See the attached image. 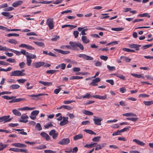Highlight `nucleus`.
Instances as JSON below:
<instances>
[{"label":"nucleus","mask_w":153,"mask_h":153,"mask_svg":"<svg viewBox=\"0 0 153 153\" xmlns=\"http://www.w3.org/2000/svg\"><path fill=\"white\" fill-rule=\"evenodd\" d=\"M74 49V50H79V48L81 50H83L84 49V47L81 43L79 42H73Z\"/></svg>","instance_id":"1"},{"label":"nucleus","mask_w":153,"mask_h":153,"mask_svg":"<svg viewBox=\"0 0 153 153\" xmlns=\"http://www.w3.org/2000/svg\"><path fill=\"white\" fill-rule=\"evenodd\" d=\"M53 19L50 18L48 19L46 22V24L48 25L50 30L53 29L54 27Z\"/></svg>","instance_id":"2"},{"label":"nucleus","mask_w":153,"mask_h":153,"mask_svg":"<svg viewBox=\"0 0 153 153\" xmlns=\"http://www.w3.org/2000/svg\"><path fill=\"white\" fill-rule=\"evenodd\" d=\"M70 139L68 138H65L62 139L58 142V143L61 145H66L69 143Z\"/></svg>","instance_id":"3"},{"label":"nucleus","mask_w":153,"mask_h":153,"mask_svg":"<svg viewBox=\"0 0 153 153\" xmlns=\"http://www.w3.org/2000/svg\"><path fill=\"white\" fill-rule=\"evenodd\" d=\"M45 63L43 62H33L32 64V66L36 68H39L43 65Z\"/></svg>","instance_id":"4"},{"label":"nucleus","mask_w":153,"mask_h":153,"mask_svg":"<svg viewBox=\"0 0 153 153\" xmlns=\"http://www.w3.org/2000/svg\"><path fill=\"white\" fill-rule=\"evenodd\" d=\"M78 56L79 57L82 58L86 60H92L93 59V58L92 57L85 54H79L78 55Z\"/></svg>","instance_id":"5"},{"label":"nucleus","mask_w":153,"mask_h":153,"mask_svg":"<svg viewBox=\"0 0 153 153\" xmlns=\"http://www.w3.org/2000/svg\"><path fill=\"white\" fill-rule=\"evenodd\" d=\"M93 120L95 125L100 126L101 125V122L102 120V119L101 118H97L94 117Z\"/></svg>","instance_id":"6"},{"label":"nucleus","mask_w":153,"mask_h":153,"mask_svg":"<svg viewBox=\"0 0 153 153\" xmlns=\"http://www.w3.org/2000/svg\"><path fill=\"white\" fill-rule=\"evenodd\" d=\"M11 76H22V73L19 70H16L11 72L10 73Z\"/></svg>","instance_id":"7"},{"label":"nucleus","mask_w":153,"mask_h":153,"mask_svg":"<svg viewBox=\"0 0 153 153\" xmlns=\"http://www.w3.org/2000/svg\"><path fill=\"white\" fill-rule=\"evenodd\" d=\"M107 145V144L106 143H104L101 144H98L97 143V144H96V147L95 148L96 150H98L100 149H101L102 148H104Z\"/></svg>","instance_id":"8"},{"label":"nucleus","mask_w":153,"mask_h":153,"mask_svg":"<svg viewBox=\"0 0 153 153\" xmlns=\"http://www.w3.org/2000/svg\"><path fill=\"white\" fill-rule=\"evenodd\" d=\"M22 119L19 120V121L20 122L26 123L28 121L26 119L28 118V116L25 114H23L21 117Z\"/></svg>","instance_id":"9"},{"label":"nucleus","mask_w":153,"mask_h":153,"mask_svg":"<svg viewBox=\"0 0 153 153\" xmlns=\"http://www.w3.org/2000/svg\"><path fill=\"white\" fill-rule=\"evenodd\" d=\"M68 118L67 117H63V120L61 121L59 125L61 126H63L67 124L68 123Z\"/></svg>","instance_id":"10"},{"label":"nucleus","mask_w":153,"mask_h":153,"mask_svg":"<svg viewBox=\"0 0 153 153\" xmlns=\"http://www.w3.org/2000/svg\"><path fill=\"white\" fill-rule=\"evenodd\" d=\"M42 94H31L28 95V96L30 97H32V99L35 100H38L39 99V97L42 96Z\"/></svg>","instance_id":"11"},{"label":"nucleus","mask_w":153,"mask_h":153,"mask_svg":"<svg viewBox=\"0 0 153 153\" xmlns=\"http://www.w3.org/2000/svg\"><path fill=\"white\" fill-rule=\"evenodd\" d=\"M12 145L13 146L19 147V148H26L27 146L25 144L19 143H12Z\"/></svg>","instance_id":"12"},{"label":"nucleus","mask_w":153,"mask_h":153,"mask_svg":"<svg viewBox=\"0 0 153 153\" xmlns=\"http://www.w3.org/2000/svg\"><path fill=\"white\" fill-rule=\"evenodd\" d=\"M106 94H105V95L104 96L98 95H95L93 96L92 97H93L94 98L98 99L100 100H104L106 99Z\"/></svg>","instance_id":"13"},{"label":"nucleus","mask_w":153,"mask_h":153,"mask_svg":"<svg viewBox=\"0 0 153 153\" xmlns=\"http://www.w3.org/2000/svg\"><path fill=\"white\" fill-rule=\"evenodd\" d=\"M40 135L42 137L45 138L46 140L48 141L50 139V137L49 135L45 132H42Z\"/></svg>","instance_id":"14"},{"label":"nucleus","mask_w":153,"mask_h":153,"mask_svg":"<svg viewBox=\"0 0 153 153\" xmlns=\"http://www.w3.org/2000/svg\"><path fill=\"white\" fill-rule=\"evenodd\" d=\"M23 1H17L13 3L12 6L15 7H17L21 5Z\"/></svg>","instance_id":"15"},{"label":"nucleus","mask_w":153,"mask_h":153,"mask_svg":"<svg viewBox=\"0 0 153 153\" xmlns=\"http://www.w3.org/2000/svg\"><path fill=\"white\" fill-rule=\"evenodd\" d=\"M54 50L63 54H67L69 53L70 52L69 51H64L61 50L57 49H54Z\"/></svg>","instance_id":"16"},{"label":"nucleus","mask_w":153,"mask_h":153,"mask_svg":"<svg viewBox=\"0 0 153 153\" xmlns=\"http://www.w3.org/2000/svg\"><path fill=\"white\" fill-rule=\"evenodd\" d=\"M1 14L5 16L8 17V19H10L13 16V15H11L10 13L8 12H2Z\"/></svg>","instance_id":"17"},{"label":"nucleus","mask_w":153,"mask_h":153,"mask_svg":"<svg viewBox=\"0 0 153 153\" xmlns=\"http://www.w3.org/2000/svg\"><path fill=\"white\" fill-rule=\"evenodd\" d=\"M39 82L45 86H49L52 85V82H45L40 81H39Z\"/></svg>","instance_id":"18"},{"label":"nucleus","mask_w":153,"mask_h":153,"mask_svg":"<svg viewBox=\"0 0 153 153\" xmlns=\"http://www.w3.org/2000/svg\"><path fill=\"white\" fill-rule=\"evenodd\" d=\"M35 107L29 108L26 106L22 108H18V110L21 111L32 110L35 109Z\"/></svg>","instance_id":"19"},{"label":"nucleus","mask_w":153,"mask_h":153,"mask_svg":"<svg viewBox=\"0 0 153 153\" xmlns=\"http://www.w3.org/2000/svg\"><path fill=\"white\" fill-rule=\"evenodd\" d=\"M82 40L84 43H88L89 42V40L85 36H82Z\"/></svg>","instance_id":"20"},{"label":"nucleus","mask_w":153,"mask_h":153,"mask_svg":"<svg viewBox=\"0 0 153 153\" xmlns=\"http://www.w3.org/2000/svg\"><path fill=\"white\" fill-rule=\"evenodd\" d=\"M133 141L134 142L137 144L141 146H143L145 144V143H143V142L136 139H134L133 140Z\"/></svg>","instance_id":"21"},{"label":"nucleus","mask_w":153,"mask_h":153,"mask_svg":"<svg viewBox=\"0 0 153 153\" xmlns=\"http://www.w3.org/2000/svg\"><path fill=\"white\" fill-rule=\"evenodd\" d=\"M83 137V135L82 134H80L75 135L74 137V140H76L78 139H82Z\"/></svg>","instance_id":"22"},{"label":"nucleus","mask_w":153,"mask_h":153,"mask_svg":"<svg viewBox=\"0 0 153 153\" xmlns=\"http://www.w3.org/2000/svg\"><path fill=\"white\" fill-rule=\"evenodd\" d=\"M123 115L124 116H125L127 117H137V115L136 114L131 113H128L126 114H123Z\"/></svg>","instance_id":"23"},{"label":"nucleus","mask_w":153,"mask_h":153,"mask_svg":"<svg viewBox=\"0 0 153 153\" xmlns=\"http://www.w3.org/2000/svg\"><path fill=\"white\" fill-rule=\"evenodd\" d=\"M73 42L70 41L69 42V44L70 45H65V47L67 48L70 49L72 50H74V47H73Z\"/></svg>","instance_id":"24"},{"label":"nucleus","mask_w":153,"mask_h":153,"mask_svg":"<svg viewBox=\"0 0 153 153\" xmlns=\"http://www.w3.org/2000/svg\"><path fill=\"white\" fill-rule=\"evenodd\" d=\"M20 87V86L17 84L13 85H10L9 88L11 89H17Z\"/></svg>","instance_id":"25"},{"label":"nucleus","mask_w":153,"mask_h":153,"mask_svg":"<svg viewBox=\"0 0 153 153\" xmlns=\"http://www.w3.org/2000/svg\"><path fill=\"white\" fill-rule=\"evenodd\" d=\"M10 116L9 115L4 116V123L10 122L12 119V118H10Z\"/></svg>","instance_id":"26"},{"label":"nucleus","mask_w":153,"mask_h":153,"mask_svg":"<svg viewBox=\"0 0 153 153\" xmlns=\"http://www.w3.org/2000/svg\"><path fill=\"white\" fill-rule=\"evenodd\" d=\"M12 112L15 115L19 116L21 115V113L18 110L13 109Z\"/></svg>","instance_id":"27"},{"label":"nucleus","mask_w":153,"mask_h":153,"mask_svg":"<svg viewBox=\"0 0 153 153\" xmlns=\"http://www.w3.org/2000/svg\"><path fill=\"white\" fill-rule=\"evenodd\" d=\"M46 146L43 145H41L38 146H36L34 147V149H42L46 148Z\"/></svg>","instance_id":"28"},{"label":"nucleus","mask_w":153,"mask_h":153,"mask_svg":"<svg viewBox=\"0 0 153 153\" xmlns=\"http://www.w3.org/2000/svg\"><path fill=\"white\" fill-rule=\"evenodd\" d=\"M120 59H123V61H125L126 62H129L131 60V59L128 58L127 57L123 56H120Z\"/></svg>","instance_id":"29"},{"label":"nucleus","mask_w":153,"mask_h":153,"mask_svg":"<svg viewBox=\"0 0 153 153\" xmlns=\"http://www.w3.org/2000/svg\"><path fill=\"white\" fill-rule=\"evenodd\" d=\"M83 113L85 115H92L93 114V113L91 111L88 110H84L83 111Z\"/></svg>","instance_id":"30"},{"label":"nucleus","mask_w":153,"mask_h":153,"mask_svg":"<svg viewBox=\"0 0 153 153\" xmlns=\"http://www.w3.org/2000/svg\"><path fill=\"white\" fill-rule=\"evenodd\" d=\"M7 41L11 43L16 44L18 43V42L16 40L13 39H10L7 40Z\"/></svg>","instance_id":"31"},{"label":"nucleus","mask_w":153,"mask_h":153,"mask_svg":"<svg viewBox=\"0 0 153 153\" xmlns=\"http://www.w3.org/2000/svg\"><path fill=\"white\" fill-rule=\"evenodd\" d=\"M97 143H93L91 144H86L84 146L85 147L88 148H92L94 146H96V144Z\"/></svg>","instance_id":"32"},{"label":"nucleus","mask_w":153,"mask_h":153,"mask_svg":"<svg viewBox=\"0 0 153 153\" xmlns=\"http://www.w3.org/2000/svg\"><path fill=\"white\" fill-rule=\"evenodd\" d=\"M84 131L86 133L96 135V134L94 132L90 129H85Z\"/></svg>","instance_id":"33"},{"label":"nucleus","mask_w":153,"mask_h":153,"mask_svg":"<svg viewBox=\"0 0 153 153\" xmlns=\"http://www.w3.org/2000/svg\"><path fill=\"white\" fill-rule=\"evenodd\" d=\"M124 29L123 27L112 28L111 30H112L116 31H120Z\"/></svg>","instance_id":"34"},{"label":"nucleus","mask_w":153,"mask_h":153,"mask_svg":"<svg viewBox=\"0 0 153 153\" xmlns=\"http://www.w3.org/2000/svg\"><path fill=\"white\" fill-rule=\"evenodd\" d=\"M138 16L141 17H146L148 18H149L150 17V16L148 13H145L143 14H140L138 15Z\"/></svg>","instance_id":"35"},{"label":"nucleus","mask_w":153,"mask_h":153,"mask_svg":"<svg viewBox=\"0 0 153 153\" xmlns=\"http://www.w3.org/2000/svg\"><path fill=\"white\" fill-rule=\"evenodd\" d=\"M143 103L146 105L147 106L150 105L152 104H153V101H144L143 102Z\"/></svg>","instance_id":"36"},{"label":"nucleus","mask_w":153,"mask_h":153,"mask_svg":"<svg viewBox=\"0 0 153 153\" xmlns=\"http://www.w3.org/2000/svg\"><path fill=\"white\" fill-rule=\"evenodd\" d=\"M2 97L7 100H12L14 98H16V97L15 96L9 97L7 95L3 96Z\"/></svg>","instance_id":"37"},{"label":"nucleus","mask_w":153,"mask_h":153,"mask_svg":"<svg viewBox=\"0 0 153 153\" xmlns=\"http://www.w3.org/2000/svg\"><path fill=\"white\" fill-rule=\"evenodd\" d=\"M14 98L15 99V102H19L21 101L26 100L24 98Z\"/></svg>","instance_id":"38"},{"label":"nucleus","mask_w":153,"mask_h":153,"mask_svg":"<svg viewBox=\"0 0 153 153\" xmlns=\"http://www.w3.org/2000/svg\"><path fill=\"white\" fill-rule=\"evenodd\" d=\"M26 57H28V58H30L31 59H35L36 58V56L35 54H32L31 53H29L28 55H27L26 56Z\"/></svg>","instance_id":"39"},{"label":"nucleus","mask_w":153,"mask_h":153,"mask_svg":"<svg viewBox=\"0 0 153 153\" xmlns=\"http://www.w3.org/2000/svg\"><path fill=\"white\" fill-rule=\"evenodd\" d=\"M83 78L82 76H73L71 77L70 79H79Z\"/></svg>","instance_id":"40"},{"label":"nucleus","mask_w":153,"mask_h":153,"mask_svg":"<svg viewBox=\"0 0 153 153\" xmlns=\"http://www.w3.org/2000/svg\"><path fill=\"white\" fill-rule=\"evenodd\" d=\"M34 42L37 46L39 47L44 46L45 44L44 43L42 42Z\"/></svg>","instance_id":"41"},{"label":"nucleus","mask_w":153,"mask_h":153,"mask_svg":"<svg viewBox=\"0 0 153 153\" xmlns=\"http://www.w3.org/2000/svg\"><path fill=\"white\" fill-rule=\"evenodd\" d=\"M58 70H49L46 71V73L47 74H53L55 73Z\"/></svg>","instance_id":"42"},{"label":"nucleus","mask_w":153,"mask_h":153,"mask_svg":"<svg viewBox=\"0 0 153 153\" xmlns=\"http://www.w3.org/2000/svg\"><path fill=\"white\" fill-rule=\"evenodd\" d=\"M29 53L26 52V51L24 49H22L20 51V54H21L25 55L26 56L27 55H28Z\"/></svg>","instance_id":"43"},{"label":"nucleus","mask_w":153,"mask_h":153,"mask_svg":"<svg viewBox=\"0 0 153 153\" xmlns=\"http://www.w3.org/2000/svg\"><path fill=\"white\" fill-rule=\"evenodd\" d=\"M39 111L38 110H35L33 111L31 113V115L36 116L39 113Z\"/></svg>","instance_id":"44"},{"label":"nucleus","mask_w":153,"mask_h":153,"mask_svg":"<svg viewBox=\"0 0 153 153\" xmlns=\"http://www.w3.org/2000/svg\"><path fill=\"white\" fill-rule=\"evenodd\" d=\"M8 145H3L2 143H0V151L3 150Z\"/></svg>","instance_id":"45"},{"label":"nucleus","mask_w":153,"mask_h":153,"mask_svg":"<svg viewBox=\"0 0 153 153\" xmlns=\"http://www.w3.org/2000/svg\"><path fill=\"white\" fill-rule=\"evenodd\" d=\"M26 61L27 65L28 66H30L31 64L32 61L31 59L30 58L27 57Z\"/></svg>","instance_id":"46"},{"label":"nucleus","mask_w":153,"mask_h":153,"mask_svg":"<svg viewBox=\"0 0 153 153\" xmlns=\"http://www.w3.org/2000/svg\"><path fill=\"white\" fill-rule=\"evenodd\" d=\"M122 50L124 51L127 52H135V51L133 50H131L127 48H122Z\"/></svg>","instance_id":"47"},{"label":"nucleus","mask_w":153,"mask_h":153,"mask_svg":"<svg viewBox=\"0 0 153 153\" xmlns=\"http://www.w3.org/2000/svg\"><path fill=\"white\" fill-rule=\"evenodd\" d=\"M101 137L100 136L95 137L92 139V140L94 142H98L100 141Z\"/></svg>","instance_id":"48"},{"label":"nucleus","mask_w":153,"mask_h":153,"mask_svg":"<svg viewBox=\"0 0 153 153\" xmlns=\"http://www.w3.org/2000/svg\"><path fill=\"white\" fill-rule=\"evenodd\" d=\"M7 62H9L10 63H16V60L14 59L9 58L6 60Z\"/></svg>","instance_id":"49"},{"label":"nucleus","mask_w":153,"mask_h":153,"mask_svg":"<svg viewBox=\"0 0 153 153\" xmlns=\"http://www.w3.org/2000/svg\"><path fill=\"white\" fill-rule=\"evenodd\" d=\"M152 44H148L143 46L141 48L143 50L146 49L152 46Z\"/></svg>","instance_id":"50"},{"label":"nucleus","mask_w":153,"mask_h":153,"mask_svg":"<svg viewBox=\"0 0 153 153\" xmlns=\"http://www.w3.org/2000/svg\"><path fill=\"white\" fill-rule=\"evenodd\" d=\"M126 119L128 120H131L134 122L137 121L138 120V118L136 117H128Z\"/></svg>","instance_id":"51"},{"label":"nucleus","mask_w":153,"mask_h":153,"mask_svg":"<svg viewBox=\"0 0 153 153\" xmlns=\"http://www.w3.org/2000/svg\"><path fill=\"white\" fill-rule=\"evenodd\" d=\"M26 88L27 89H32L33 87V85H30V84L29 82H27L26 84Z\"/></svg>","instance_id":"52"},{"label":"nucleus","mask_w":153,"mask_h":153,"mask_svg":"<svg viewBox=\"0 0 153 153\" xmlns=\"http://www.w3.org/2000/svg\"><path fill=\"white\" fill-rule=\"evenodd\" d=\"M19 36V34L16 33H9L7 34V36L8 37H10L12 36Z\"/></svg>","instance_id":"53"},{"label":"nucleus","mask_w":153,"mask_h":153,"mask_svg":"<svg viewBox=\"0 0 153 153\" xmlns=\"http://www.w3.org/2000/svg\"><path fill=\"white\" fill-rule=\"evenodd\" d=\"M35 128L38 131H40L42 129V128L39 123H37L36 124Z\"/></svg>","instance_id":"54"},{"label":"nucleus","mask_w":153,"mask_h":153,"mask_svg":"<svg viewBox=\"0 0 153 153\" xmlns=\"http://www.w3.org/2000/svg\"><path fill=\"white\" fill-rule=\"evenodd\" d=\"M14 8L11 7H8L5 8L4 10L5 11H9L13 10H14Z\"/></svg>","instance_id":"55"},{"label":"nucleus","mask_w":153,"mask_h":153,"mask_svg":"<svg viewBox=\"0 0 153 153\" xmlns=\"http://www.w3.org/2000/svg\"><path fill=\"white\" fill-rule=\"evenodd\" d=\"M60 68L62 70H64L65 68L66 65L65 64L62 63L59 64Z\"/></svg>","instance_id":"56"},{"label":"nucleus","mask_w":153,"mask_h":153,"mask_svg":"<svg viewBox=\"0 0 153 153\" xmlns=\"http://www.w3.org/2000/svg\"><path fill=\"white\" fill-rule=\"evenodd\" d=\"M75 102V101L74 100H66V101H64V103L65 104H70L71 103H72V102Z\"/></svg>","instance_id":"57"},{"label":"nucleus","mask_w":153,"mask_h":153,"mask_svg":"<svg viewBox=\"0 0 153 153\" xmlns=\"http://www.w3.org/2000/svg\"><path fill=\"white\" fill-rule=\"evenodd\" d=\"M100 57L101 59L104 61H106L108 58V57L107 56L104 55L100 56Z\"/></svg>","instance_id":"58"},{"label":"nucleus","mask_w":153,"mask_h":153,"mask_svg":"<svg viewBox=\"0 0 153 153\" xmlns=\"http://www.w3.org/2000/svg\"><path fill=\"white\" fill-rule=\"evenodd\" d=\"M107 68L110 71L115 70V68L114 66H110L109 65H107Z\"/></svg>","instance_id":"59"},{"label":"nucleus","mask_w":153,"mask_h":153,"mask_svg":"<svg viewBox=\"0 0 153 153\" xmlns=\"http://www.w3.org/2000/svg\"><path fill=\"white\" fill-rule=\"evenodd\" d=\"M59 38V36H55L54 38L51 39V40L53 41H56Z\"/></svg>","instance_id":"60"},{"label":"nucleus","mask_w":153,"mask_h":153,"mask_svg":"<svg viewBox=\"0 0 153 153\" xmlns=\"http://www.w3.org/2000/svg\"><path fill=\"white\" fill-rule=\"evenodd\" d=\"M63 108H64L68 110H71L72 109L71 107L70 106L66 105H63Z\"/></svg>","instance_id":"61"},{"label":"nucleus","mask_w":153,"mask_h":153,"mask_svg":"<svg viewBox=\"0 0 153 153\" xmlns=\"http://www.w3.org/2000/svg\"><path fill=\"white\" fill-rule=\"evenodd\" d=\"M79 34V33L77 30L74 31L73 32V34L75 38H77L78 37Z\"/></svg>","instance_id":"62"},{"label":"nucleus","mask_w":153,"mask_h":153,"mask_svg":"<svg viewBox=\"0 0 153 153\" xmlns=\"http://www.w3.org/2000/svg\"><path fill=\"white\" fill-rule=\"evenodd\" d=\"M25 63L24 62H22L21 63H20L19 64V65L21 68H23L25 66Z\"/></svg>","instance_id":"63"},{"label":"nucleus","mask_w":153,"mask_h":153,"mask_svg":"<svg viewBox=\"0 0 153 153\" xmlns=\"http://www.w3.org/2000/svg\"><path fill=\"white\" fill-rule=\"evenodd\" d=\"M26 80V79H20L18 80L17 81L19 83H24Z\"/></svg>","instance_id":"64"}]
</instances>
